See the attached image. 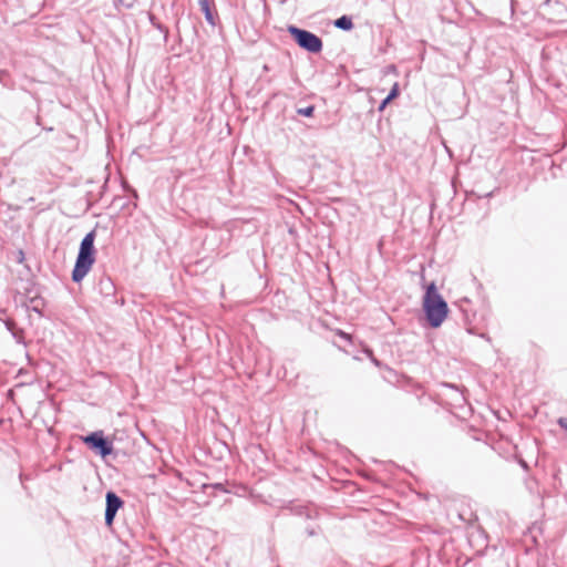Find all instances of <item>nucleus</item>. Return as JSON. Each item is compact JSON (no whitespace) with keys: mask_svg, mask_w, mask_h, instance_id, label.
<instances>
[{"mask_svg":"<svg viewBox=\"0 0 567 567\" xmlns=\"http://www.w3.org/2000/svg\"><path fill=\"white\" fill-rule=\"evenodd\" d=\"M123 501L113 492L106 493L105 524L111 526L117 511L122 507Z\"/></svg>","mask_w":567,"mask_h":567,"instance_id":"39448f33","label":"nucleus"},{"mask_svg":"<svg viewBox=\"0 0 567 567\" xmlns=\"http://www.w3.org/2000/svg\"><path fill=\"white\" fill-rule=\"evenodd\" d=\"M288 32L292 35L300 48L311 53H319L322 50V41L315 33L299 29L295 25H289Z\"/></svg>","mask_w":567,"mask_h":567,"instance_id":"7ed1b4c3","label":"nucleus"},{"mask_svg":"<svg viewBox=\"0 0 567 567\" xmlns=\"http://www.w3.org/2000/svg\"><path fill=\"white\" fill-rule=\"evenodd\" d=\"M423 308L426 315V319L430 326L433 328L440 327L447 316V303L437 292L434 282H431L426 287V291L423 298Z\"/></svg>","mask_w":567,"mask_h":567,"instance_id":"f257e3e1","label":"nucleus"},{"mask_svg":"<svg viewBox=\"0 0 567 567\" xmlns=\"http://www.w3.org/2000/svg\"><path fill=\"white\" fill-rule=\"evenodd\" d=\"M6 324H7L8 330H10L12 332V336L17 340V342L21 343L22 342V331L16 330L14 323L11 321H7Z\"/></svg>","mask_w":567,"mask_h":567,"instance_id":"6e6552de","label":"nucleus"},{"mask_svg":"<svg viewBox=\"0 0 567 567\" xmlns=\"http://www.w3.org/2000/svg\"><path fill=\"white\" fill-rule=\"evenodd\" d=\"M313 111H315V107L312 105H310V106H307V107L298 109L297 113L299 115H303V116H308L309 117V116H312Z\"/></svg>","mask_w":567,"mask_h":567,"instance_id":"1a4fd4ad","label":"nucleus"},{"mask_svg":"<svg viewBox=\"0 0 567 567\" xmlns=\"http://www.w3.org/2000/svg\"><path fill=\"white\" fill-rule=\"evenodd\" d=\"M83 442L91 449L96 450L102 456L110 455L113 451L112 444L107 442L102 432H93L84 436Z\"/></svg>","mask_w":567,"mask_h":567,"instance_id":"20e7f679","label":"nucleus"},{"mask_svg":"<svg viewBox=\"0 0 567 567\" xmlns=\"http://www.w3.org/2000/svg\"><path fill=\"white\" fill-rule=\"evenodd\" d=\"M399 95V85L398 83H395L393 85V87L391 89L389 95H388V101H392L393 99H395L396 96Z\"/></svg>","mask_w":567,"mask_h":567,"instance_id":"9d476101","label":"nucleus"},{"mask_svg":"<svg viewBox=\"0 0 567 567\" xmlns=\"http://www.w3.org/2000/svg\"><path fill=\"white\" fill-rule=\"evenodd\" d=\"M334 27L341 30L349 31L353 28V23L350 17L342 16L334 21Z\"/></svg>","mask_w":567,"mask_h":567,"instance_id":"0eeeda50","label":"nucleus"},{"mask_svg":"<svg viewBox=\"0 0 567 567\" xmlns=\"http://www.w3.org/2000/svg\"><path fill=\"white\" fill-rule=\"evenodd\" d=\"M391 101H388V96L382 101V103L380 104L379 106V111H383L385 109V106L390 103Z\"/></svg>","mask_w":567,"mask_h":567,"instance_id":"f8f14e48","label":"nucleus"},{"mask_svg":"<svg viewBox=\"0 0 567 567\" xmlns=\"http://www.w3.org/2000/svg\"><path fill=\"white\" fill-rule=\"evenodd\" d=\"M198 4L200 7V10L205 14L206 21L214 25L215 19H214V12L212 10V0H198Z\"/></svg>","mask_w":567,"mask_h":567,"instance_id":"423d86ee","label":"nucleus"},{"mask_svg":"<svg viewBox=\"0 0 567 567\" xmlns=\"http://www.w3.org/2000/svg\"><path fill=\"white\" fill-rule=\"evenodd\" d=\"M557 423L564 429L567 431V419L565 417H559Z\"/></svg>","mask_w":567,"mask_h":567,"instance_id":"9b49d317","label":"nucleus"},{"mask_svg":"<svg viewBox=\"0 0 567 567\" xmlns=\"http://www.w3.org/2000/svg\"><path fill=\"white\" fill-rule=\"evenodd\" d=\"M95 233H87L80 244L79 254L76 257L75 266L72 271V280L80 282L91 270L95 261L94 248Z\"/></svg>","mask_w":567,"mask_h":567,"instance_id":"f03ea898","label":"nucleus"}]
</instances>
